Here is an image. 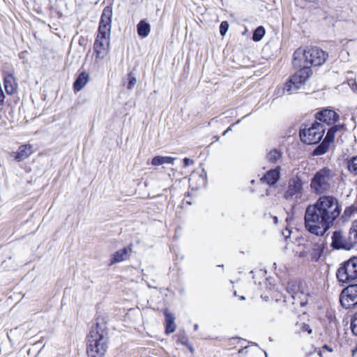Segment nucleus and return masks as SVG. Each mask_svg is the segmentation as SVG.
<instances>
[{"label":"nucleus","instance_id":"f257e3e1","mask_svg":"<svg viewBox=\"0 0 357 357\" xmlns=\"http://www.w3.org/2000/svg\"><path fill=\"white\" fill-rule=\"evenodd\" d=\"M341 208L333 196L320 197L314 204L309 205L305 212V227L311 234L322 236L339 217Z\"/></svg>","mask_w":357,"mask_h":357},{"label":"nucleus","instance_id":"f03ea898","mask_svg":"<svg viewBox=\"0 0 357 357\" xmlns=\"http://www.w3.org/2000/svg\"><path fill=\"white\" fill-rule=\"evenodd\" d=\"M327 58L328 54L317 47L297 49L294 53L293 66L298 70L285 83L283 93H296L312 75L311 66H321Z\"/></svg>","mask_w":357,"mask_h":357},{"label":"nucleus","instance_id":"7ed1b4c3","mask_svg":"<svg viewBox=\"0 0 357 357\" xmlns=\"http://www.w3.org/2000/svg\"><path fill=\"white\" fill-rule=\"evenodd\" d=\"M109 342L107 323L104 318L97 317L87 335L88 357H104Z\"/></svg>","mask_w":357,"mask_h":357},{"label":"nucleus","instance_id":"20e7f679","mask_svg":"<svg viewBox=\"0 0 357 357\" xmlns=\"http://www.w3.org/2000/svg\"><path fill=\"white\" fill-rule=\"evenodd\" d=\"M336 175L327 167L317 171L310 181V188L317 195L324 194L330 191L335 185Z\"/></svg>","mask_w":357,"mask_h":357},{"label":"nucleus","instance_id":"39448f33","mask_svg":"<svg viewBox=\"0 0 357 357\" xmlns=\"http://www.w3.org/2000/svg\"><path fill=\"white\" fill-rule=\"evenodd\" d=\"M304 182L298 175L291 176L287 181L283 197L296 204L301 201L304 195Z\"/></svg>","mask_w":357,"mask_h":357},{"label":"nucleus","instance_id":"423d86ee","mask_svg":"<svg viewBox=\"0 0 357 357\" xmlns=\"http://www.w3.org/2000/svg\"><path fill=\"white\" fill-rule=\"evenodd\" d=\"M325 132L324 126L319 122H314L309 128H303L300 130L301 141L307 144L319 143Z\"/></svg>","mask_w":357,"mask_h":357},{"label":"nucleus","instance_id":"0eeeda50","mask_svg":"<svg viewBox=\"0 0 357 357\" xmlns=\"http://www.w3.org/2000/svg\"><path fill=\"white\" fill-rule=\"evenodd\" d=\"M337 278L343 283L350 282L357 279V257H354L338 268Z\"/></svg>","mask_w":357,"mask_h":357},{"label":"nucleus","instance_id":"6e6552de","mask_svg":"<svg viewBox=\"0 0 357 357\" xmlns=\"http://www.w3.org/2000/svg\"><path fill=\"white\" fill-rule=\"evenodd\" d=\"M110 33L98 32L93 49L96 58L104 59L109 51Z\"/></svg>","mask_w":357,"mask_h":357},{"label":"nucleus","instance_id":"1a4fd4ad","mask_svg":"<svg viewBox=\"0 0 357 357\" xmlns=\"http://www.w3.org/2000/svg\"><path fill=\"white\" fill-rule=\"evenodd\" d=\"M340 301L343 307L350 309L357 305V284L344 288L340 296Z\"/></svg>","mask_w":357,"mask_h":357},{"label":"nucleus","instance_id":"9d476101","mask_svg":"<svg viewBox=\"0 0 357 357\" xmlns=\"http://www.w3.org/2000/svg\"><path fill=\"white\" fill-rule=\"evenodd\" d=\"M342 125H334L331 126L328 129L324 141L313 151V155H321L326 153L328 150L329 143L334 139L335 134L342 130Z\"/></svg>","mask_w":357,"mask_h":357},{"label":"nucleus","instance_id":"9b49d317","mask_svg":"<svg viewBox=\"0 0 357 357\" xmlns=\"http://www.w3.org/2000/svg\"><path fill=\"white\" fill-rule=\"evenodd\" d=\"M331 247L335 250H351V243H349L348 236L343 234L341 230L335 231L332 235Z\"/></svg>","mask_w":357,"mask_h":357},{"label":"nucleus","instance_id":"f8f14e48","mask_svg":"<svg viewBox=\"0 0 357 357\" xmlns=\"http://www.w3.org/2000/svg\"><path fill=\"white\" fill-rule=\"evenodd\" d=\"M112 17V9L110 6H106L102 13L98 26V31L101 33H111V22Z\"/></svg>","mask_w":357,"mask_h":357},{"label":"nucleus","instance_id":"ddd939ff","mask_svg":"<svg viewBox=\"0 0 357 357\" xmlns=\"http://www.w3.org/2000/svg\"><path fill=\"white\" fill-rule=\"evenodd\" d=\"M112 17V9L110 6H106L102 13L98 26V31L101 33H111V22Z\"/></svg>","mask_w":357,"mask_h":357},{"label":"nucleus","instance_id":"4468645a","mask_svg":"<svg viewBox=\"0 0 357 357\" xmlns=\"http://www.w3.org/2000/svg\"><path fill=\"white\" fill-rule=\"evenodd\" d=\"M316 119L330 126L337 121L339 114L333 109H324L316 114Z\"/></svg>","mask_w":357,"mask_h":357},{"label":"nucleus","instance_id":"2eb2a0df","mask_svg":"<svg viewBox=\"0 0 357 357\" xmlns=\"http://www.w3.org/2000/svg\"><path fill=\"white\" fill-rule=\"evenodd\" d=\"M32 146L30 144L21 145L17 151L12 152L10 155L17 162L27 158L32 153Z\"/></svg>","mask_w":357,"mask_h":357},{"label":"nucleus","instance_id":"dca6fc26","mask_svg":"<svg viewBox=\"0 0 357 357\" xmlns=\"http://www.w3.org/2000/svg\"><path fill=\"white\" fill-rule=\"evenodd\" d=\"M324 250V244L323 242L319 241L312 245L308 249L309 258L312 261H317L322 255Z\"/></svg>","mask_w":357,"mask_h":357},{"label":"nucleus","instance_id":"f3484780","mask_svg":"<svg viewBox=\"0 0 357 357\" xmlns=\"http://www.w3.org/2000/svg\"><path fill=\"white\" fill-rule=\"evenodd\" d=\"M280 177V167L277 166L275 169L268 171L261 178V180L268 185H274Z\"/></svg>","mask_w":357,"mask_h":357},{"label":"nucleus","instance_id":"a211bd4d","mask_svg":"<svg viewBox=\"0 0 357 357\" xmlns=\"http://www.w3.org/2000/svg\"><path fill=\"white\" fill-rule=\"evenodd\" d=\"M4 88L6 93L10 95H12L17 91V84L13 75H8L5 77Z\"/></svg>","mask_w":357,"mask_h":357},{"label":"nucleus","instance_id":"6ab92c4d","mask_svg":"<svg viewBox=\"0 0 357 357\" xmlns=\"http://www.w3.org/2000/svg\"><path fill=\"white\" fill-rule=\"evenodd\" d=\"M89 79V75L86 72L81 73L73 84L74 91L76 92L79 91L82 89L85 85L88 83Z\"/></svg>","mask_w":357,"mask_h":357},{"label":"nucleus","instance_id":"aec40b11","mask_svg":"<svg viewBox=\"0 0 357 357\" xmlns=\"http://www.w3.org/2000/svg\"><path fill=\"white\" fill-rule=\"evenodd\" d=\"M131 249L129 248H124L121 250L116 251L112 259V264L121 262L126 260L128 257V252Z\"/></svg>","mask_w":357,"mask_h":357},{"label":"nucleus","instance_id":"412c9836","mask_svg":"<svg viewBox=\"0 0 357 357\" xmlns=\"http://www.w3.org/2000/svg\"><path fill=\"white\" fill-rule=\"evenodd\" d=\"M137 31L138 35L142 38H146L151 31L150 24L145 20H141L137 25Z\"/></svg>","mask_w":357,"mask_h":357},{"label":"nucleus","instance_id":"4be33fe9","mask_svg":"<svg viewBox=\"0 0 357 357\" xmlns=\"http://www.w3.org/2000/svg\"><path fill=\"white\" fill-rule=\"evenodd\" d=\"M165 321H166V333L169 334L175 331L176 325L174 324V317L172 314L169 313L167 311L165 312Z\"/></svg>","mask_w":357,"mask_h":357},{"label":"nucleus","instance_id":"5701e85b","mask_svg":"<svg viewBox=\"0 0 357 357\" xmlns=\"http://www.w3.org/2000/svg\"><path fill=\"white\" fill-rule=\"evenodd\" d=\"M348 238L351 243V249L357 248V221L352 224L348 234Z\"/></svg>","mask_w":357,"mask_h":357},{"label":"nucleus","instance_id":"b1692460","mask_svg":"<svg viewBox=\"0 0 357 357\" xmlns=\"http://www.w3.org/2000/svg\"><path fill=\"white\" fill-rule=\"evenodd\" d=\"M282 153L278 149L271 150L266 155L267 160L273 164H278L281 162Z\"/></svg>","mask_w":357,"mask_h":357},{"label":"nucleus","instance_id":"393cba45","mask_svg":"<svg viewBox=\"0 0 357 357\" xmlns=\"http://www.w3.org/2000/svg\"><path fill=\"white\" fill-rule=\"evenodd\" d=\"M175 158L169 156H155L151 160V164L154 166H159L163 164H173Z\"/></svg>","mask_w":357,"mask_h":357},{"label":"nucleus","instance_id":"a878e982","mask_svg":"<svg viewBox=\"0 0 357 357\" xmlns=\"http://www.w3.org/2000/svg\"><path fill=\"white\" fill-rule=\"evenodd\" d=\"M347 167L351 174L357 175V155L351 157L347 160Z\"/></svg>","mask_w":357,"mask_h":357},{"label":"nucleus","instance_id":"bb28decb","mask_svg":"<svg viewBox=\"0 0 357 357\" xmlns=\"http://www.w3.org/2000/svg\"><path fill=\"white\" fill-rule=\"evenodd\" d=\"M265 29L262 26H258L253 33L252 40L255 42L260 41L265 35Z\"/></svg>","mask_w":357,"mask_h":357},{"label":"nucleus","instance_id":"cd10ccee","mask_svg":"<svg viewBox=\"0 0 357 357\" xmlns=\"http://www.w3.org/2000/svg\"><path fill=\"white\" fill-rule=\"evenodd\" d=\"M296 284L294 282H289L287 284V291L291 294V297L294 300L296 299V298H299L300 295H303V292H298V291H294V289L296 287Z\"/></svg>","mask_w":357,"mask_h":357},{"label":"nucleus","instance_id":"c85d7f7f","mask_svg":"<svg viewBox=\"0 0 357 357\" xmlns=\"http://www.w3.org/2000/svg\"><path fill=\"white\" fill-rule=\"evenodd\" d=\"M351 329L353 334L357 336V312L354 314L351 319Z\"/></svg>","mask_w":357,"mask_h":357},{"label":"nucleus","instance_id":"c756f323","mask_svg":"<svg viewBox=\"0 0 357 357\" xmlns=\"http://www.w3.org/2000/svg\"><path fill=\"white\" fill-rule=\"evenodd\" d=\"M128 83L127 85V89L128 90H131L136 84V82H137L136 78L134 77V75H132V73H130L128 75Z\"/></svg>","mask_w":357,"mask_h":357},{"label":"nucleus","instance_id":"7c9ffc66","mask_svg":"<svg viewBox=\"0 0 357 357\" xmlns=\"http://www.w3.org/2000/svg\"><path fill=\"white\" fill-rule=\"evenodd\" d=\"M229 29V24L227 21H222L220 25V33L223 36L226 34Z\"/></svg>","mask_w":357,"mask_h":357},{"label":"nucleus","instance_id":"2f4dec72","mask_svg":"<svg viewBox=\"0 0 357 357\" xmlns=\"http://www.w3.org/2000/svg\"><path fill=\"white\" fill-rule=\"evenodd\" d=\"M183 162H184L185 167H188V166H190V165H192L194 164V161L188 158H185L183 159Z\"/></svg>","mask_w":357,"mask_h":357},{"label":"nucleus","instance_id":"473e14b6","mask_svg":"<svg viewBox=\"0 0 357 357\" xmlns=\"http://www.w3.org/2000/svg\"><path fill=\"white\" fill-rule=\"evenodd\" d=\"M291 231L289 229L286 228L285 230L282 231V235L284 236L285 238H287L290 236Z\"/></svg>","mask_w":357,"mask_h":357},{"label":"nucleus","instance_id":"72a5a7b5","mask_svg":"<svg viewBox=\"0 0 357 357\" xmlns=\"http://www.w3.org/2000/svg\"><path fill=\"white\" fill-rule=\"evenodd\" d=\"M300 257H309L308 250L301 252L300 253Z\"/></svg>","mask_w":357,"mask_h":357},{"label":"nucleus","instance_id":"f704fd0d","mask_svg":"<svg viewBox=\"0 0 357 357\" xmlns=\"http://www.w3.org/2000/svg\"><path fill=\"white\" fill-rule=\"evenodd\" d=\"M303 329L306 331H307V333L309 334L312 333V329L310 328V326L309 325H307V324H304L303 326Z\"/></svg>","mask_w":357,"mask_h":357},{"label":"nucleus","instance_id":"c9c22d12","mask_svg":"<svg viewBox=\"0 0 357 357\" xmlns=\"http://www.w3.org/2000/svg\"><path fill=\"white\" fill-rule=\"evenodd\" d=\"M231 130V126L229 127L224 132L223 135H225L229 131Z\"/></svg>","mask_w":357,"mask_h":357},{"label":"nucleus","instance_id":"e433bc0d","mask_svg":"<svg viewBox=\"0 0 357 357\" xmlns=\"http://www.w3.org/2000/svg\"><path fill=\"white\" fill-rule=\"evenodd\" d=\"M323 349H326V350H328V351H332V349H330V348L328 347V346H327L326 344H325V345L323 347Z\"/></svg>","mask_w":357,"mask_h":357},{"label":"nucleus","instance_id":"4c0bfd02","mask_svg":"<svg viewBox=\"0 0 357 357\" xmlns=\"http://www.w3.org/2000/svg\"><path fill=\"white\" fill-rule=\"evenodd\" d=\"M198 328H199V325H198L197 324H195L194 325V330H195V331H197V330L198 329Z\"/></svg>","mask_w":357,"mask_h":357},{"label":"nucleus","instance_id":"58836bf2","mask_svg":"<svg viewBox=\"0 0 357 357\" xmlns=\"http://www.w3.org/2000/svg\"><path fill=\"white\" fill-rule=\"evenodd\" d=\"M306 303H307V299L305 301H304V300L301 301V305H303Z\"/></svg>","mask_w":357,"mask_h":357},{"label":"nucleus","instance_id":"ea45409f","mask_svg":"<svg viewBox=\"0 0 357 357\" xmlns=\"http://www.w3.org/2000/svg\"><path fill=\"white\" fill-rule=\"evenodd\" d=\"M356 351H357V349H356V350H353L352 351V355H354V353L356 352Z\"/></svg>","mask_w":357,"mask_h":357},{"label":"nucleus","instance_id":"a19ab883","mask_svg":"<svg viewBox=\"0 0 357 357\" xmlns=\"http://www.w3.org/2000/svg\"><path fill=\"white\" fill-rule=\"evenodd\" d=\"M356 351H357V349H356V350H353L352 351V355H354V353L356 352Z\"/></svg>","mask_w":357,"mask_h":357},{"label":"nucleus","instance_id":"79ce46f5","mask_svg":"<svg viewBox=\"0 0 357 357\" xmlns=\"http://www.w3.org/2000/svg\"><path fill=\"white\" fill-rule=\"evenodd\" d=\"M241 300H245V297H244L243 296H242L241 297Z\"/></svg>","mask_w":357,"mask_h":357},{"label":"nucleus","instance_id":"37998d69","mask_svg":"<svg viewBox=\"0 0 357 357\" xmlns=\"http://www.w3.org/2000/svg\"><path fill=\"white\" fill-rule=\"evenodd\" d=\"M349 210V208H347V209L345 210V213H347V211H348Z\"/></svg>","mask_w":357,"mask_h":357}]
</instances>
